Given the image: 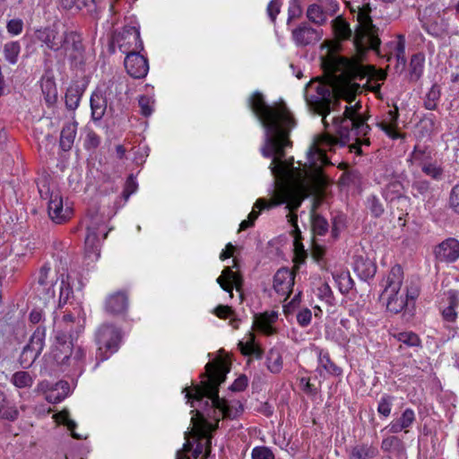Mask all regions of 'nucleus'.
Returning <instances> with one entry per match:
<instances>
[{"label":"nucleus","instance_id":"nucleus-1","mask_svg":"<svg viewBox=\"0 0 459 459\" xmlns=\"http://www.w3.org/2000/svg\"><path fill=\"white\" fill-rule=\"evenodd\" d=\"M247 102L265 130L262 154L266 158H273L270 165L272 174L275 177L281 176L286 170L283 161L284 149L292 145L289 135L296 126V121L284 104L268 105L259 91L254 92Z\"/></svg>","mask_w":459,"mask_h":459},{"label":"nucleus","instance_id":"nucleus-2","mask_svg":"<svg viewBox=\"0 0 459 459\" xmlns=\"http://www.w3.org/2000/svg\"><path fill=\"white\" fill-rule=\"evenodd\" d=\"M229 370L223 361L208 362L204 374L205 379L201 385L194 387V393L185 388L186 398L191 403V407L195 408L192 413L196 412L197 415L211 420L215 429L221 419L233 420L243 412V405L239 401H227L219 396V386L225 381Z\"/></svg>","mask_w":459,"mask_h":459},{"label":"nucleus","instance_id":"nucleus-3","mask_svg":"<svg viewBox=\"0 0 459 459\" xmlns=\"http://www.w3.org/2000/svg\"><path fill=\"white\" fill-rule=\"evenodd\" d=\"M359 101L353 106L346 105L342 116H334L332 119L334 127V134L325 132L318 136V147L313 146L309 155L317 156L323 164L329 163L325 155L326 150L334 151L335 147L349 146L350 152L361 154V145H369V139L366 136L370 131V126L366 123L359 110Z\"/></svg>","mask_w":459,"mask_h":459},{"label":"nucleus","instance_id":"nucleus-4","mask_svg":"<svg viewBox=\"0 0 459 459\" xmlns=\"http://www.w3.org/2000/svg\"><path fill=\"white\" fill-rule=\"evenodd\" d=\"M191 422L192 430L185 433L186 441L183 450L177 453V459H189L185 455L188 452H192L193 459H198L202 455L207 458L211 454L212 432L215 430L213 423L196 412L192 416Z\"/></svg>","mask_w":459,"mask_h":459},{"label":"nucleus","instance_id":"nucleus-5","mask_svg":"<svg viewBox=\"0 0 459 459\" xmlns=\"http://www.w3.org/2000/svg\"><path fill=\"white\" fill-rule=\"evenodd\" d=\"M304 96L308 108L323 117L322 122L326 130L329 127L326 117L331 111L337 109L341 104L340 99L330 85L319 81L309 82L305 88Z\"/></svg>","mask_w":459,"mask_h":459},{"label":"nucleus","instance_id":"nucleus-6","mask_svg":"<svg viewBox=\"0 0 459 459\" xmlns=\"http://www.w3.org/2000/svg\"><path fill=\"white\" fill-rule=\"evenodd\" d=\"M370 12L368 4L358 6V26L353 35V45L360 57L369 49L379 54L381 40L378 37V28L372 22Z\"/></svg>","mask_w":459,"mask_h":459},{"label":"nucleus","instance_id":"nucleus-7","mask_svg":"<svg viewBox=\"0 0 459 459\" xmlns=\"http://www.w3.org/2000/svg\"><path fill=\"white\" fill-rule=\"evenodd\" d=\"M403 271L401 265L393 266L382 281L384 288L380 299L385 302L386 309L394 314L400 313L408 305V300L402 290Z\"/></svg>","mask_w":459,"mask_h":459},{"label":"nucleus","instance_id":"nucleus-8","mask_svg":"<svg viewBox=\"0 0 459 459\" xmlns=\"http://www.w3.org/2000/svg\"><path fill=\"white\" fill-rule=\"evenodd\" d=\"M122 335L118 328L113 325L103 324L96 332V342L98 345L97 359L104 361L111 354L115 353L121 342Z\"/></svg>","mask_w":459,"mask_h":459},{"label":"nucleus","instance_id":"nucleus-9","mask_svg":"<svg viewBox=\"0 0 459 459\" xmlns=\"http://www.w3.org/2000/svg\"><path fill=\"white\" fill-rule=\"evenodd\" d=\"M108 231L102 219L94 217L87 226L85 237V255L91 261L96 260L100 255V237L105 239Z\"/></svg>","mask_w":459,"mask_h":459},{"label":"nucleus","instance_id":"nucleus-10","mask_svg":"<svg viewBox=\"0 0 459 459\" xmlns=\"http://www.w3.org/2000/svg\"><path fill=\"white\" fill-rule=\"evenodd\" d=\"M113 40L119 51L126 56L131 53H140L143 49L140 30L135 26H125L122 31L115 35Z\"/></svg>","mask_w":459,"mask_h":459},{"label":"nucleus","instance_id":"nucleus-11","mask_svg":"<svg viewBox=\"0 0 459 459\" xmlns=\"http://www.w3.org/2000/svg\"><path fill=\"white\" fill-rule=\"evenodd\" d=\"M45 337L46 328L37 327L20 355L19 362L23 368H29L40 355L45 345Z\"/></svg>","mask_w":459,"mask_h":459},{"label":"nucleus","instance_id":"nucleus-12","mask_svg":"<svg viewBox=\"0 0 459 459\" xmlns=\"http://www.w3.org/2000/svg\"><path fill=\"white\" fill-rule=\"evenodd\" d=\"M59 280L58 273L46 264L39 269L36 290L46 302L55 298V285Z\"/></svg>","mask_w":459,"mask_h":459},{"label":"nucleus","instance_id":"nucleus-13","mask_svg":"<svg viewBox=\"0 0 459 459\" xmlns=\"http://www.w3.org/2000/svg\"><path fill=\"white\" fill-rule=\"evenodd\" d=\"M323 37V30L313 28L304 22L291 30V39L299 48L313 46L318 43Z\"/></svg>","mask_w":459,"mask_h":459},{"label":"nucleus","instance_id":"nucleus-14","mask_svg":"<svg viewBox=\"0 0 459 459\" xmlns=\"http://www.w3.org/2000/svg\"><path fill=\"white\" fill-rule=\"evenodd\" d=\"M73 334L56 332L55 335V343L52 350L54 359L60 366L72 365L70 359L73 354Z\"/></svg>","mask_w":459,"mask_h":459},{"label":"nucleus","instance_id":"nucleus-15","mask_svg":"<svg viewBox=\"0 0 459 459\" xmlns=\"http://www.w3.org/2000/svg\"><path fill=\"white\" fill-rule=\"evenodd\" d=\"M304 198L305 194L303 189H281L275 194L273 199L271 201L269 207H275L286 204L285 209L290 212L287 215L288 221L290 222V215L295 214L294 211L301 205Z\"/></svg>","mask_w":459,"mask_h":459},{"label":"nucleus","instance_id":"nucleus-16","mask_svg":"<svg viewBox=\"0 0 459 459\" xmlns=\"http://www.w3.org/2000/svg\"><path fill=\"white\" fill-rule=\"evenodd\" d=\"M67 38L63 40V47L60 51L70 59L72 64L82 63L84 48L81 34L75 30H65Z\"/></svg>","mask_w":459,"mask_h":459},{"label":"nucleus","instance_id":"nucleus-17","mask_svg":"<svg viewBox=\"0 0 459 459\" xmlns=\"http://www.w3.org/2000/svg\"><path fill=\"white\" fill-rule=\"evenodd\" d=\"M38 39L44 43L52 51L57 52L62 49L63 40L67 38L65 30L60 31L56 26L46 27L37 30Z\"/></svg>","mask_w":459,"mask_h":459},{"label":"nucleus","instance_id":"nucleus-18","mask_svg":"<svg viewBox=\"0 0 459 459\" xmlns=\"http://www.w3.org/2000/svg\"><path fill=\"white\" fill-rule=\"evenodd\" d=\"M124 65L127 74L135 79L144 78L149 71L148 60L140 53H131L126 56Z\"/></svg>","mask_w":459,"mask_h":459},{"label":"nucleus","instance_id":"nucleus-19","mask_svg":"<svg viewBox=\"0 0 459 459\" xmlns=\"http://www.w3.org/2000/svg\"><path fill=\"white\" fill-rule=\"evenodd\" d=\"M294 273L288 268L279 269L273 277V290L282 298L284 300L289 297L292 291L294 285Z\"/></svg>","mask_w":459,"mask_h":459},{"label":"nucleus","instance_id":"nucleus-20","mask_svg":"<svg viewBox=\"0 0 459 459\" xmlns=\"http://www.w3.org/2000/svg\"><path fill=\"white\" fill-rule=\"evenodd\" d=\"M436 258L444 263H453L459 257V241L455 238H447L435 248Z\"/></svg>","mask_w":459,"mask_h":459},{"label":"nucleus","instance_id":"nucleus-21","mask_svg":"<svg viewBox=\"0 0 459 459\" xmlns=\"http://www.w3.org/2000/svg\"><path fill=\"white\" fill-rule=\"evenodd\" d=\"M48 215L56 223H63L70 218L71 210L64 208L63 198L58 193L52 192L48 201Z\"/></svg>","mask_w":459,"mask_h":459},{"label":"nucleus","instance_id":"nucleus-22","mask_svg":"<svg viewBox=\"0 0 459 459\" xmlns=\"http://www.w3.org/2000/svg\"><path fill=\"white\" fill-rule=\"evenodd\" d=\"M217 283L220 284L221 289L230 293V296L233 297V288L239 290L242 285L241 276L233 272L230 267L223 269L221 275L217 278Z\"/></svg>","mask_w":459,"mask_h":459},{"label":"nucleus","instance_id":"nucleus-23","mask_svg":"<svg viewBox=\"0 0 459 459\" xmlns=\"http://www.w3.org/2000/svg\"><path fill=\"white\" fill-rule=\"evenodd\" d=\"M416 420L415 412L412 409H405L400 417L394 419L386 427L392 434H397L403 430L408 432V429L412 426Z\"/></svg>","mask_w":459,"mask_h":459},{"label":"nucleus","instance_id":"nucleus-24","mask_svg":"<svg viewBox=\"0 0 459 459\" xmlns=\"http://www.w3.org/2000/svg\"><path fill=\"white\" fill-rule=\"evenodd\" d=\"M353 270L361 280L368 281L375 276L377 266L370 259L358 255L354 257Z\"/></svg>","mask_w":459,"mask_h":459},{"label":"nucleus","instance_id":"nucleus-25","mask_svg":"<svg viewBox=\"0 0 459 459\" xmlns=\"http://www.w3.org/2000/svg\"><path fill=\"white\" fill-rule=\"evenodd\" d=\"M399 117L398 108L394 106L393 109H389L378 124V126L391 138L397 139L400 134L396 131L397 121Z\"/></svg>","mask_w":459,"mask_h":459},{"label":"nucleus","instance_id":"nucleus-26","mask_svg":"<svg viewBox=\"0 0 459 459\" xmlns=\"http://www.w3.org/2000/svg\"><path fill=\"white\" fill-rule=\"evenodd\" d=\"M278 314L274 311L264 312L255 316L254 325L255 328L266 335L275 333L273 324L276 322Z\"/></svg>","mask_w":459,"mask_h":459},{"label":"nucleus","instance_id":"nucleus-27","mask_svg":"<svg viewBox=\"0 0 459 459\" xmlns=\"http://www.w3.org/2000/svg\"><path fill=\"white\" fill-rule=\"evenodd\" d=\"M127 305V296L126 293L118 291L107 299L106 309L112 314H121L126 310Z\"/></svg>","mask_w":459,"mask_h":459},{"label":"nucleus","instance_id":"nucleus-28","mask_svg":"<svg viewBox=\"0 0 459 459\" xmlns=\"http://www.w3.org/2000/svg\"><path fill=\"white\" fill-rule=\"evenodd\" d=\"M319 204L320 201L315 199L310 211V219L313 232L323 236L328 231L329 224L323 216L316 212Z\"/></svg>","mask_w":459,"mask_h":459},{"label":"nucleus","instance_id":"nucleus-29","mask_svg":"<svg viewBox=\"0 0 459 459\" xmlns=\"http://www.w3.org/2000/svg\"><path fill=\"white\" fill-rule=\"evenodd\" d=\"M77 122H70L65 124L60 134V147L63 151L68 152L72 149L76 136Z\"/></svg>","mask_w":459,"mask_h":459},{"label":"nucleus","instance_id":"nucleus-30","mask_svg":"<svg viewBox=\"0 0 459 459\" xmlns=\"http://www.w3.org/2000/svg\"><path fill=\"white\" fill-rule=\"evenodd\" d=\"M91 117L100 121L105 115L107 109V99L100 91H94L91 96Z\"/></svg>","mask_w":459,"mask_h":459},{"label":"nucleus","instance_id":"nucleus-31","mask_svg":"<svg viewBox=\"0 0 459 459\" xmlns=\"http://www.w3.org/2000/svg\"><path fill=\"white\" fill-rule=\"evenodd\" d=\"M332 29L335 38L339 40L350 39L353 35L349 22L341 15L332 21Z\"/></svg>","mask_w":459,"mask_h":459},{"label":"nucleus","instance_id":"nucleus-32","mask_svg":"<svg viewBox=\"0 0 459 459\" xmlns=\"http://www.w3.org/2000/svg\"><path fill=\"white\" fill-rule=\"evenodd\" d=\"M378 450L368 444H358L354 446L349 454V459H371L377 456Z\"/></svg>","mask_w":459,"mask_h":459},{"label":"nucleus","instance_id":"nucleus-33","mask_svg":"<svg viewBox=\"0 0 459 459\" xmlns=\"http://www.w3.org/2000/svg\"><path fill=\"white\" fill-rule=\"evenodd\" d=\"M318 365L325 372L332 376L339 377L342 374V369L332 361L330 355L324 350H318Z\"/></svg>","mask_w":459,"mask_h":459},{"label":"nucleus","instance_id":"nucleus-34","mask_svg":"<svg viewBox=\"0 0 459 459\" xmlns=\"http://www.w3.org/2000/svg\"><path fill=\"white\" fill-rule=\"evenodd\" d=\"M306 15L309 22L318 26H322L327 22V12L317 4H309Z\"/></svg>","mask_w":459,"mask_h":459},{"label":"nucleus","instance_id":"nucleus-35","mask_svg":"<svg viewBox=\"0 0 459 459\" xmlns=\"http://www.w3.org/2000/svg\"><path fill=\"white\" fill-rule=\"evenodd\" d=\"M18 410L6 399L4 392L0 391V418L14 420L18 417Z\"/></svg>","mask_w":459,"mask_h":459},{"label":"nucleus","instance_id":"nucleus-36","mask_svg":"<svg viewBox=\"0 0 459 459\" xmlns=\"http://www.w3.org/2000/svg\"><path fill=\"white\" fill-rule=\"evenodd\" d=\"M424 56L420 54H415L411 56L410 62V80L418 81L423 73Z\"/></svg>","mask_w":459,"mask_h":459},{"label":"nucleus","instance_id":"nucleus-37","mask_svg":"<svg viewBox=\"0 0 459 459\" xmlns=\"http://www.w3.org/2000/svg\"><path fill=\"white\" fill-rule=\"evenodd\" d=\"M267 368L273 374L279 373L282 368V358L277 349H271L267 354Z\"/></svg>","mask_w":459,"mask_h":459},{"label":"nucleus","instance_id":"nucleus-38","mask_svg":"<svg viewBox=\"0 0 459 459\" xmlns=\"http://www.w3.org/2000/svg\"><path fill=\"white\" fill-rule=\"evenodd\" d=\"M290 223L293 228L292 236H293V244H294L295 250L298 254H300V255L304 254L305 248L301 242V239H302L301 231L298 226V216H297V214H290Z\"/></svg>","mask_w":459,"mask_h":459},{"label":"nucleus","instance_id":"nucleus-39","mask_svg":"<svg viewBox=\"0 0 459 459\" xmlns=\"http://www.w3.org/2000/svg\"><path fill=\"white\" fill-rule=\"evenodd\" d=\"M440 87L437 83L433 84L426 94L424 107L429 110H435L440 99Z\"/></svg>","mask_w":459,"mask_h":459},{"label":"nucleus","instance_id":"nucleus-40","mask_svg":"<svg viewBox=\"0 0 459 459\" xmlns=\"http://www.w3.org/2000/svg\"><path fill=\"white\" fill-rule=\"evenodd\" d=\"M11 382L17 388H26L32 385L34 379L27 371H17L12 376Z\"/></svg>","mask_w":459,"mask_h":459},{"label":"nucleus","instance_id":"nucleus-41","mask_svg":"<svg viewBox=\"0 0 459 459\" xmlns=\"http://www.w3.org/2000/svg\"><path fill=\"white\" fill-rule=\"evenodd\" d=\"M20 51L21 46L17 41L7 42L4 47V57L12 65L17 63Z\"/></svg>","mask_w":459,"mask_h":459},{"label":"nucleus","instance_id":"nucleus-42","mask_svg":"<svg viewBox=\"0 0 459 459\" xmlns=\"http://www.w3.org/2000/svg\"><path fill=\"white\" fill-rule=\"evenodd\" d=\"M403 186L399 181H394L389 183L385 191L384 195L386 200L394 201V199L403 198L402 194Z\"/></svg>","mask_w":459,"mask_h":459},{"label":"nucleus","instance_id":"nucleus-43","mask_svg":"<svg viewBox=\"0 0 459 459\" xmlns=\"http://www.w3.org/2000/svg\"><path fill=\"white\" fill-rule=\"evenodd\" d=\"M82 93L77 88H69L65 93V106L70 110L78 108L81 100Z\"/></svg>","mask_w":459,"mask_h":459},{"label":"nucleus","instance_id":"nucleus-44","mask_svg":"<svg viewBox=\"0 0 459 459\" xmlns=\"http://www.w3.org/2000/svg\"><path fill=\"white\" fill-rule=\"evenodd\" d=\"M394 400V398L392 395H382L378 401L377 412L385 418L389 417L391 414Z\"/></svg>","mask_w":459,"mask_h":459},{"label":"nucleus","instance_id":"nucleus-45","mask_svg":"<svg viewBox=\"0 0 459 459\" xmlns=\"http://www.w3.org/2000/svg\"><path fill=\"white\" fill-rule=\"evenodd\" d=\"M397 340L408 347H419L420 345V337L412 332H402L396 335Z\"/></svg>","mask_w":459,"mask_h":459},{"label":"nucleus","instance_id":"nucleus-46","mask_svg":"<svg viewBox=\"0 0 459 459\" xmlns=\"http://www.w3.org/2000/svg\"><path fill=\"white\" fill-rule=\"evenodd\" d=\"M85 358V351L81 347L73 348V354L70 361L72 365H65L64 367H72L74 370H81Z\"/></svg>","mask_w":459,"mask_h":459},{"label":"nucleus","instance_id":"nucleus-47","mask_svg":"<svg viewBox=\"0 0 459 459\" xmlns=\"http://www.w3.org/2000/svg\"><path fill=\"white\" fill-rule=\"evenodd\" d=\"M252 459H275L272 449L265 446H255L251 451Z\"/></svg>","mask_w":459,"mask_h":459},{"label":"nucleus","instance_id":"nucleus-48","mask_svg":"<svg viewBox=\"0 0 459 459\" xmlns=\"http://www.w3.org/2000/svg\"><path fill=\"white\" fill-rule=\"evenodd\" d=\"M336 281L339 285V289L341 292L347 293L349 292L354 286L353 280L351 279L349 273H342L336 278Z\"/></svg>","mask_w":459,"mask_h":459},{"label":"nucleus","instance_id":"nucleus-49","mask_svg":"<svg viewBox=\"0 0 459 459\" xmlns=\"http://www.w3.org/2000/svg\"><path fill=\"white\" fill-rule=\"evenodd\" d=\"M422 171L434 179H438L443 174V169L435 163H420Z\"/></svg>","mask_w":459,"mask_h":459},{"label":"nucleus","instance_id":"nucleus-50","mask_svg":"<svg viewBox=\"0 0 459 459\" xmlns=\"http://www.w3.org/2000/svg\"><path fill=\"white\" fill-rule=\"evenodd\" d=\"M270 203H267L264 199L259 198L254 204L252 212L248 214L247 219L250 220L253 223H255V220L258 218L260 214V211L263 209H270Z\"/></svg>","mask_w":459,"mask_h":459},{"label":"nucleus","instance_id":"nucleus-51","mask_svg":"<svg viewBox=\"0 0 459 459\" xmlns=\"http://www.w3.org/2000/svg\"><path fill=\"white\" fill-rule=\"evenodd\" d=\"M394 55L398 63H401L403 65L406 63L405 58V43L403 36L399 37L397 42H395L394 46Z\"/></svg>","mask_w":459,"mask_h":459},{"label":"nucleus","instance_id":"nucleus-52","mask_svg":"<svg viewBox=\"0 0 459 459\" xmlns=\"http://www.w3.org/2000/svg\"><path fill=\"white\" fill-rule=\"evenodd\" d=\"M430 189L429 183L426 180H418L412 184L413 195L415 197L425 196Z\"/></svg>","mask_w":459,"mask_h":459},{"label":"nucleus","instance_id":"nucleus-53","mask_svg":"<svg viewBox=\"0 0 459 459\" xmlns=\"http://www.w3.org/2000/svg\"><path fill=\"white\" fill-rule=\"evenodd\" d=\"M138 187L137 182L133 175H130L126 182L125 189L122 195L126 201L128 200L131 195L136 192Z\"/></svg>","mask_w":459,"mask_h":459},{"label":"nucleus","instance_id":"nucleus-54","mask_svg":"<svg viewBox=\"0 0 459 459\" xmlns=\"http://www.w3.org/2000/svg\"><path fill=\"white\" fill-rule=\"evenodd\" d=\"M60 293H59V303L65 304L70 297L73 295V289L68 282L64 279L61 280L60 283Z\"/></svg>","mask_w":459,"mask_h":459},{"label":"nucleus","instance_id":"nucleus-55","mask_svg":"<svg viewBox=\"0 0 459 459\" xmlns=\"http://www.w3.org/2000/svg\"><path fill=\"white\" fill-rule=\"evenodd\" d=\"M302 14V9L299 4L298 0H291L290 2V6L288 10V21L287 23L290 24V22L292 20L298 19Z\"/></svg>","mask_w":459,"mask_h":459},{"label":"nucleus","instance_id":"nucleus-56","mask_svg":"<svg viewBox=\"0 0 459 459\" xmlns=\"http://www.w3.org/2000/svg\"><path fill=\"white\" fill-rule=\"evenodd\" d=\"M403 291L409 302L410 300H414L419 296L420 287L416 281H411Z\"/></svg>","mask_w":459,"mask_h":459},{"label":"nucleus","instance_id":"nucleus-57","mask_svg":"<svg viewBox=\"0 0 459 459\" xmlns=\"http://www.w3.org/2000/svg\"><path fill=\"white\" fill-rule=\"evenodd\" d=\"M139 106L141 112L144 117H149L152 113V100L150 97L143 95L139 98Z\"/></svg>","mask_w":459,"mask_h":459},{"label":"nucleus","instance_id":"nucleus-58","mask_svg":"<svg viewBox=\"0 0 459 459\" xmlns=\"http://www.w3.org/2000/svg\"><path fill=\"white\" fill-rule=\"evenodd\" d=\"M74 322V317L70 314H66L63 316L62 320L58 324V327L60 330H56L59 333H66L67 334H73L72 333V323Z\"/></svg>","mask_w":459,"mask_h":459},{"label":"nucleus","instance_id":"nucleus-59","mask_svg":"<svg viewBox=\"0 0 459 459\" xmlns=\"http://www.w3.org/2000/svg\"><path fill=\"white\" fill-rule=\"evenodd\" d=\"M311 318L312 313L308 308H303L297 314V321L302 327L307 326L311 322Z\"/></svg>","mask_w":459,"mask_h":459},{"label":"nucleus","instance_id":"nucleus-60","mask_svg":"<svg viewBox=\"0 0 459 459\" xmlns=\"http://www.w3.org/2000/svg\"><path fill=\"white\" fill-rule=\"evenodd\" d=\"M446 297V307H451L456 310L459 307V291L456 290H449L445 293Z\"/></svg>","mask_w":459,"mask_h":459},{"label":"nucleus","instance_id":"nucleus-61","mask_svg":"<svg viewBox=\"0 0 459 459\" xmlns=\"http://www.w3.org/2000/svg\"><path fill=\"white\" fill-rule=\"evenodd\" d=\"M281 0H272L267 6V13L273 22H275L281 9Z\"/></svg>","mask_w":459,"mask_h":459},{"label":"nucleus","instance_id":"nucleus-62","mask_svg":"<svg viewBox=\"0 0 459 459\" xmlns=\"http://www.w3.org/2000/svg\"><path fill=\"white\" fill-rule=\"evenodd\" d=\"M23 27L22 21L20 19H13L7 23V30L9 33L18 35L22 32Z\"/></svg>","mask_w":459,"mask_h":459},{"label":"nucleus","instance_id":"nucleus-63","mask_svg":"<svg viewBox=\"0 0 459 459\" xmlns=\"http://www.w3.org/2000/svg\"><path fill=\"white\" fill-rule=\"evenodd\" d=\"M345 223L342 216L334 217L332 225V235L334 238H338L340 232L344 229Z\"/></svg>","mask_w":459,"mask_h":459},{"label":"nucleus","instance_id":"nucleus-64","mask_svg":"<svg viewBox=\"0 0 459 459\" xmlns=\"http://www.w3.org/2000/svg\"><path fill=\"white\" fill-rule=\"evenodd\" d=\"M450 206L457 213H459V184L452 188L450 194Z\"/></svg>","mask_w":459,"mask_h":459}]
</instances>
